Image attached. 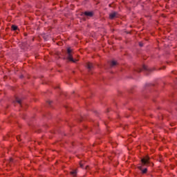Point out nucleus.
<instances>
[{
    "instance_id": "obj_10",
    "label": "nucleus",
    "mask_w": 177,
    "mask_h": 177,
    "mask_svg": "<svg viewBox=\"0 0 177 177\" xmlns=\"http://www.w3.org/2000/svg\"><path fill=\"white\" fill-rule=\"evenodd\" d=\"M17 140H18V142H20V140H21L20 136H17Z\"/></svg>"
},
{
    "instance_id": "obj_3",
    "label": "nucleus",
    "mask_w": 177,
    "mask_h": 177,
    "mask_svg": "<svg viewBox=\"0 0 177 177\" xmlns=\"http://www.w3.org/2000/svg\"><path fill=\"white\" fill-rule=\"evenodd\" d=\"M84 15L86 16H89L90 17H92L93 16V13L92 12H85Z\"/></svg>"
},
{
    "instance_id": "obj_12",
    "label": "nucleus",
    "mask_w": 177,
    "mask_h": 177,
    "mask_svg": "<svg viewBox=\"0 0 177 177\" xmlns=\"http://www.w3.org/2000/svg\"><path fill=\"white\" fill-rule=\"evenodd\" d=\"M140 46H143V44H142L141 43H140Z\"/></svg>"
},
{
    "instance_id": "obj_8",
    "label": "nucleus",
    "mask_w": 177,
    "mask_h": 177,
    "mask_svg": "<svg viewBox=\"0 0 177 177\" xmlns=\"http://www.w3.org/2000/svg\"><path fill=\"white\" fill-rule=\"evenodd\" d=\"M116 64H117V62H115V61L111 62V66H115Z\"/></svg>"
},
{
    "instance_id": "obj_5",
    "label": "nucleus",
    "mask_w": 177,
    "mask_h": 177,
    "mask_svg": "<svg viewBox=\"0 0 177 177\" xmlns=\"http://www.w3.org/2000/svg\"><path fill=\"white\" fill-rule=\"evenodd\" d=\"M87 67L88 68H92V67H93V64H92V63H91V62H88V63H87Z\"/></svg>"
},
{
    "instance_id": "obj_7",
    "label": "nucleus",
    "mask_w": 177,
    "mask_h": 177,
    "mask_svg": "<svg viewBox=\"0 0 177 177\" xmlns=\"http://www.w3.org/2000/svg\"><path fill=\"white\" fill-rule=\"evenodd\" d=\"M12 30H13V31H16V30H17V26L15 25H12Z\"/></svg>"
},
{
    "instance_id": "obj_1",
    "label": "nucleus",
    "mask_w": 177,
    "mask_h": 177,
    "mask_svg": "<svg viewBox=\"0 0 177 177\" xmlns=\"http://www.w3.org/2000/svg\"><path fill=\"white\" fill-rule=\"evenodd\" d=\"M142 165L138 166V169L142 171V174H146L147 172V169H142V167L144 165H149L150 164V158L149 156H145L141 160Z\"/></svg>"
},
{
    "instance_id": "obj_11",
    "label": "nucleus",
    "mask_w": 177,
    "mask_h": 177,
    "mask_svg": "<svg viewBox=\"0 0 177 177\" xmlns=\"http://www.w3.org/2000/svg\"><path fill=\"white\" fill-rule=\"evenodd\" d=\"M80 165L81 168H84V165H82V162H80Z\"/></svg>"
},
{
    "instance_id": "obj_2",
    "label": "nucleus",
    "mask_w": 177,
    "mask_h": 177,
    "mask_svg": "<svg viewBox=\"0 0 177 177\" xmlns=\"http://www.w3.org/2000/svg\"><path fill=\"white\" fill-rule=\"evenodd\" d=\"M68 60H70V62H73V63H75V62H77V60H74L73 59V55H71V54L68 55Z\"/></svg>"
},
{
    "instance_id": "obj_9",
    "label": "nucleus",
    "mask_w": 177,
    "mask_h": 177,
    "mask_svg": "<svg viewBox=\"0 0 177 177\" xmlns=\"http://www.w3.org/2000/svg\"><path fill=\"white\" fill-rule=\"evenodd\" d=\"M67 52L68 55H71V52H72L71 48H68Z\"/></svg>"
},
{
    "instance_id": "obj_4",
    "label": "nucleus",
    "mask_w": 177,
    "mask_h": 177,
    "mask_svg": "<svg viewBox=\"0 0 177 177\" xmlns=\"http://www.w3.org/2000/svg\"><path fill=\"white\" fill-rule=\"evenodd\" d=\"M115 16H117V13L113 12V13L109 15V18L110 19H113L114 17H115Z\"/></svg>"
},
{
    "instance_id": "obj_6",
    "label": "nucleus",
    "mask_w": 177,
    "mask_h": 177,
    "mask_svg": "<svg viewBox=\"0 0 177 177\" xmlns=\"http://www.w3.org/2000/svg\"><path fill=\"white\" fill-rule=\"evenodd\" d=\"M71 175H73V176H77V171H75V170L71 171Z\"/></svg>"
}]
</instances>
